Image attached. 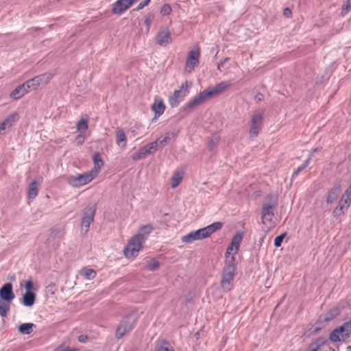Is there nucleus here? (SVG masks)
Masks as SVG:
<instances>
[{"mask_svg": "<svg viewBox=\"0 0 351 351\" xmlns=\"http://www.w3.org/2000/svg\"><path fill=\"white\" fill-rule=\"evenodd\" d=\"M222 223L214 222L212 224L195 231H191L182 237V241L184 243H191L195 241L201 240L208 237L213 232L221 229Z\"/></svg>", "mask_w": 351, "mask_h": 351, "instance_id": "f257e3e1", "label": "nucleus"}, {"mask_svg": "<svg viewBox=\"0 0 351 351\" xmlns=\"http://www.w3.org/2000/svg\"><path fill=\"white\" fill-rule=\"evenodd\" d=\"M235 258H228V264L224 267L221 280V286L225 291H229L233 286V280L235 275Z\"/></svg>", "mask_w": 351, "mask_h": 351, "instance_id": "f03ea898", "label": "nucleus"}, {"mask_svg": "<svg viewBox=\"0 0 351 351\" xmlns=\"http://www.w3.org/2000/svg\"><path fill=\"white\" fill-rule=\"evenodd\" d=\"M278 206L277 197L273 195H267L263 203L261 211L262 223L270 222L274 215V210Z\"/></svg>", "mask_w": 351, "mask_h": 351, "instance_id": "7ed1b4c3", "label": "nucleus"}, {"mask_svg": "<svg viewBox=\"0 0 351 351\" xmlns=\"http://www.w3.org/2000/svg\"><path fill=\"white\" fill-rule=\"evenodd\" d=\"M145 240V237L142 234L134 235L128 241L125 247L123 253L126 258L135 257L143 247V243Z\"/></svg>", "mask_w": 351, "mask_h": 351, "instance_id": "20e7f679", "label": "nucleus"}, {"mask_svg": "<svg viewBox=\"0 0 351 351\" xmlns=\"http://www.w3.org/2000/svg\"><path fill=\"white\" fill-rule=\"evenodd\" d=\"M137 316L136 313H132L126 315L120 322L116 330V337L121 339L126 333L131 330L136 323Z\"/></svg>", "mask_w": 351, "mask_h": 351, "instance_id": "39448f33", "label": "nucleus"}, {"mask_svg": "<svg viewBox=\"0 0 351 351\" xmlns=\"http://www.w3.org/2000/svg\"><path fill=\"white\" fill-rule=\"evenodd\" d=\"M191 85V83H189L187 81L184 82L179 87L178 90H176L169 97V103L171 107L176 108L179 106L180 103L189 93V88Z\"/></svg>", "mask_w": 351, "mask_h": 351, "instance_id": "423d86ee", "label": "nucleus"}, {"mask_svg": "<svg viewBox=\"0 0 351 351\" xmlns=\"http://www.w3.org/2000/svg\"><path fill=\"white\" fill-rule=\"evenodd\" d=\"M94 177L95 173L93 171H88L82 174L71 176L67 182L70 186L78 188L90 182Z\"/></svg>", "mask_w": 351, "mask_h": 351, "instance_id": "0eeeda50", "label": "nucleus"}, {"mask_svg": "<svg viewBox=\"0 0 351 351\" xmlns=\"http://www.w3.org/2000/svg\"><path fill=\"white\" fill-rule=\"evenodd\" d=\"M96 212V205L95 204H90L83 210V217L81 222L82 231L86 233L88 230L90 223L94 220L95 214Z\"/></svg>", "mask_w": 351, "mask_h": 351, "instance_id": "6e6552de", "label": "nucleus"}, {"mask_svg": "<svg viewBox=\"0 0 351 351\" xmlns=\"http://www.w3.org/2000/svg\"><path fill=\"white\" fill-rule=\"evenodd\" d=\"M199 52L198 50H191L189 52L185 64V70L191 73L199 64Z\"/></svg>", "mask_w": 351, "mask_h": 351, "instance_id": "1a4fd4ad", "label": "nucleus"}, {"mask_svg": "<svg viewBox=\"0 0 351 351\" xmlns=\"http://www.w3.org/2000/svg\"><path fill=\"white\" fill-rule=\"evenodd\" d=\"M138 0H117L112 5V12L114 14H121Z\"/></svg>", "mask_w": 351, "mask_h": 351, "instance_id": "9d476101", "label": "nucleus"}, {"mask_svg": "<svg viewBox=\"0 0 351 351\" xmlns=\"http://www.w3.org/2000/svg\"><path fill=\"white\" fill-rule=\"evenodd\" d=\"M15 298L12 283L7 282L0 288V299L11 302Z\"/></svg>", "mask_w": 351, "mask_h": 351, "instance_id": "9b49d317", "label": "nucleus"}, {"mask_svg": "<svg viewBox=\"0 0 351 351\" xmlns=\"http://www.w3.org/2000/svg\"><path fill=\"white\" fill-rule=\"evenodd\" d=\"M18 120L19 114L16 112H13L8 116L3 121L0 123V134H4L5 130L10 129Z\"/></svg>", "mask_w": 351, "mask_h": 351, "instance_id": "f8f14e48", "label": "nucleus"}, {"mask_svg": "<svg viewBox=\"0 0 351 351\" xmlns=\"http://www.w3.org/2000/svg\"><path fill=\"white\" fill-rule=\"evenodd\" d=\"M171 40V34L167 29H163L160 31L156 37L157 43L161 46L168 44L170 43Z\"/></svg>", "mask_w": 351, "mask_h": 351, "instance_id": "ddd939ff", "label": "nucleus"}, {"mask_svg": "<svg viewBox=\"0 0 351 351\" xmlns=\"http://www.w3.org/2000/svg\"><path fill=\"white\" fill-rule=\"evenodd\" d=\"M152 110L155 113V118L159 117L162 115L165 110V106L162 99L156 98L152 105Z\"/></svg>", "mask_w": 351, "mask_h": 351, "instance_id": "4468645a", "label": "nucleus"}, {"mask_svg": "<svg viewBox=\"0 0 351 351\" xmlns=\"http://www.w3.org/2000/svg\"><path fill=\"white\" fill-rule=\"evenodd\" d=\"M36 293L34 291H25L21 298V303L27 307L32 306L36 301Z\"/></svg>", "mask_w": 351, "mask_h": 351, "instance_id": "2eb2a0df", "label": "nucleus"}, {"mask_svg": "<svg viewBox=\"0 0 351 351\" xmlns=\"http://www.w3.org/2000/svg\"><path fill=\"white\" fill-rule=\"evenodd\" d=\"M29 91L25 83L16 87L10 94V97L14 99H19Z\"/></svg>", "mask_w": 351, "mask_h": 351, "instance_id": "dca6fc26", "label": "nucleus"}, {"mask_svg": "<svg viewBox=\"0 0 351 351\" xmlns=\"http://www.w3.org/2000/svg\"><path fill=\"white\" fill-rule=\"evenodd\" d=\"M204 101L200 94L195 96L191 100H190L189 102H187L185 106H184V110H191L199 105H200L202 103H203Z\"/></svg>", "mask_w": 351, "mask_h": 351, "instance_id": "f3484780", "label": "nucleus"}, {"mask_svg": "<svg viewBox=\"0 0 351 351\" xmlns=\"http://www.w3.org/2000/svg\"><path fill=\"white\" fill-rule=\"evenodd\" d=\"M343 339L348 338L351 335V320L343 323L341 326L337 327Z\"/></svg>", "mask_w": 351, "mask_h": 351, "instance_id": "a211bd4d", "label": "nucleus"}, {"mask_svg": "<svg viewBox=\"0 0 351 351\" xmlns=\"http://www.w3.org/2000/svg\"><path fill=\"white\" fill-rule=\"evenodd\" d=\"M339 192L340 186L339 184H335L328 193L326 202L328 204L332 203L337 198Z\"/></svg>", "mask_w": 351, "mask_h": 351, "instance_id": "6ab92c4d", "label": "nucleus"}, {"mask_svg": "<svg viewBox=\"0 0 351 351\" xmlns=\"http://www.w3.org/2000/svg\"><path fill=\"white\" fill-rule=\"evenodd\" d=\"M176 136V133L167 132L165 135L160 136L156 142L158 143V147H162L171 140V136L174 137Z\"/></svg>", "mask_w": 351, "mask_h": 351, "instance_id": "aec40b11", "label": "nucleus"}, {"mask_svg": "<svg viewBox=\"0 0 351 351\" xmlns=\"http://www.w3.org/2000/svg\"><path fill=\"white\" fill-rule=\"evenodd\" d=\"M117 143L121 147L126 146L127 138L124 131L122 129H118L116 133Z\"/></svg>", "mask_w": 351, "mask_h": 351, "instance_id": "412c9836", "label": "nucleus"}, {"mask_svg": "<svg viewBox=\"0 0 351 351\" xmlns=\"http://www.w3.org/2000/svg\"><path fill=\"white\" fill-rule=\"evenodd\" d=\"M36 328V325L32 323H24L19 326V331L23 335H29L32 332L33 328Z\"/></svg>", "mask_w": 351, "mask_h": 351, "instance_id": "4be33fe9", "label": "nucleus"}, {"mask_svg": "<svg viewBox=\"0 0 351 351\" xmlns=\"http://www.w3.org/2000/svg\"><path fill=\"white\" fill-rule=\"evenodd\" d=\"M54 74L51 72H47L43 74L36 76L39 84H47L53 78Z\"/></svg>", "mask_w": 351, "mask_h": 351, "instance_id": "5701e85b", "label": "nucleus"}, {"mask_svg": "<svg viewBox=\"0 0 351 351\" xmlns=\"http://www.w3.org/2000/svg\"><path fill=\"white\" fill-rule=\"evenodd\" d=\"M263 116L261 112L254 113L252 116L251 125L257 126L261 128L263 125Z\"/></svg>", "mask_w": 351, "mask_h": 351, "instance_id": "b1692460", "label": "nucleus"}, {"mask_svg": "<svg viewBox=\"0 0 351 351\" xmlns=\"http://www.w3.org/2000/svg\"><path fill=\"white\" fill-rule=\"evenodd\" d=\"M183 179V173L180 171H176L173 173L171 178V187L175 189L177 187Z\"/></svg>", "mask_w": 351, "mask_h": 351, "instance_id": "393cba45", "label": "nucleus"}, {"mask_svg": "<svg viewBox=\"0 0 351 351\" xmlns=\"http://www.w3.org/2000/svg\"><path fill=\"white\" fill-rule=\"evenodd\" d=\"M80 274L88 280H93L96 276V271L94 269L88 267H84L82 269Z\"/></svg>", "mask_w": 351, "mask_h": 351, "instance_id": "a878e982", "label": "nucleus"}, {"mask_svg": "<svg viewBox=\"0 0 351 351\" xmlns=\"http://www.w3.org/2000/svg\"><path fill=\"white\" fill-rule=\"evenodd\" d=\"M10 302L0 299V316L5 317L10 311Z\"/></svg>", "mask_w": 351, "mask_h": 351, "instance_id": "bb28decb", "label": "nucleus"}, {"mask_svg": "<svg viewBox=\"0 0 351 351\" xmlns=\"http://www.w3.org/2000/svg\"><path fill=\"white\" fill-rule=\"evenodd\" d=\"M93 162H94V169H95V174L99 172L101 170V166L104 165V162L101 160L99 154L95 153L93 155Z\"/></svg>", "mask_w": 351, "mask_h": 351, "instance_id": "cd10ccee", "label": "nucleus"}, {"mask_svg": "<svg viewBox=\"0 0 351 351\" xmlns=\"http://www.w3.org/2000/svg\"><path fill=\"white\" fill-rule=\"evenodd\" d=\"M242 240V234L237 233L232 239L230 245L234 246V254H237Z\"/></svg>", "mask_w": 351, "mask_h": 351, "instance_id": "c85d7f7f", "label": "nucleus"}, {"mask_svg": "<svg viewBox=\"0 0 351 351\" xmlns=\"http://www.w3.org/2000/svg\"><path fill=\"white\" fill-rule=\"evenodd\" d=\"M242 240V234L237 233L232 239L230 245L234 246V254H237Z\"/></svg>", "mask_w": 351, "mask_h": 351, "instance_id": "c756f323", "label": "nucleus"}, {"mask_svg": "<svg viewBox=\"0 0 351 351\" xmlns=\"http://www.w3.org/2000/svg\"><path fill=\"white\" fill-rule=\"evenodd\" d=\"M38 195V183L36 181H33L29 186L28 191V197L29 199H34Z\"/></svg>", "mask_w": 351, "mask_h": 351, "instance_id": "7c9ffc66", "label": "nucleus"}, {"mask_svg": "<svg viewBox=\"0 0 351 351\" xmlns=\"http://www.w3.org/2000/svg\"><path fill=\"white\" fill-rule=\"evenodd\" d=\"M155 351H175L173 347L167 342L162 341L156 345Z\"/></svg>", "mask_w": 351, "mask_h": 351, "instance_id": "2f4dec72", "label": "nucleus"}, {"mask_svg": "<svg viewBox=\"0 0 351 351\" xmlns=\"http://www.w3.org/2000/svg\"><path fill=\"white\" fill-rule=\"evenodd\" d=\"M329 339L332 342H337V341H340L341 340H343V341L344 340V339H343V337H341V333H340V332L337 328H335L330 333Z\"/></svg>", "mask_w": 351, "mask_h": 351, "instance_id": "473e14b6", "label": "nucleus"}, {"mask_svg": "<svg viewBox=\"0 0 351 351\" xmlns=\"http://www.w3.org/2000/svg\"><path fill=\"white\" fill-rule=\"evenodd\" d=\"M311 154L308 156V158L301 165H300L296 170L292 174V178H295L298 176V174L302 171L310 163Z\"/></svg>", "mask_w": 351, "mask_h": 351, "instance_id": "72a5a7b5", "label": "nucleus"}, {"mask_svg": "<svg viewBox=\"0 0 351 351\" xmlns=\"http://www.w3.org/2000/svg\"><path fill=\"white\" fill-rule=\"evenodd\" d=\"M25 86L27 87L28 91H29L30 90H35L38 88V86H40L38 82L37 81L36 77L31 79V80H29L27 81H26L25 82Z\"/></svg>", "mask_w": 351, "mask_h": 351, "instance_id": "f704fd0d", "label": "nucleus"}, {"mask_svg": "<svg viewBox=\"0 0 351 351\" xmlns=\"http://www.w3.org/2000/svg\"><path fill=\"white\" fill-rule=\"evenodd\" d=\"M147 154H148L147 151L145 149V148L143 146L141 148H140L137 152L134 154L132 155V158L134 160H138L142 158H144L147 156Z\"/></svg>", "mask_w": 351, "mask_h": 351, "instance_id": "c9c22d12", "label": "nucleus"}, {"mask_svg": "<svg viewBox=\"0 0 351 351\" xmlns=\"http://www.w3.org/2000/svg\"><path fill=\"white\" fill-rule=\"evenodd\" d=\"M88 121L82 119L76 124V128L80 132H84L88 130Z\"/></svg>", "mask_w": 351, "mask_h": 351, "instance_id": "e433bc0d", "label": "nucleus"}, {"mask_svg": "<svg viewBox=\"0 0 351 351\" xmlns=\"http://www.w3.org/2000/svg\"><path fill=\"white\" fill-rule=\"evenodd\" d=\"M231 86L232 83L230 81H223L215 85L220 93H222Z\"/></svg>", "mask_w": 351, "mask_h": 351, "instance_id": "4c0bfd02", "label": "nucleus"}, {"mask_svg": "<svg viewBox=\"0 0 351 351\" xmlns=\"http://www.w3.org/2000/svg\"><path fill=\"white\" fill-rule=\"evenodd\" d=\"M200 94L204 101L214 97L213 93L210 87L200 92Z\"/></svg>", "mask_w": 351, "mask_h": 351, "instance_id": "58836bf2", "label": "nucleus"}, {"mask_svg": "<svg viewBox=\"0 0 351 351\" xmlns=\"http://www.w3.org/2000/svg\"><path fill=\"white\" fill-rule=\"evenodd\" d=\"M145 149L147 151V154L152 153L153 150H157L158 148V143L156 141L152 142L144 146Z\"/></svg>", "mask_w": 351, "mask_h": 351, "instance_id": "ea45409f", "label": "nucleus"}, {"mask_svg": "<svg viewBox=\"0 0 351 351\" xmlns=\"http://www.w3.org/2000/svg\"><path fill=\"white\" fill-rule=\"evenodd\" d=\"M159 265V262L157 260L153 258L147 265V269L150 271H156L158 268Z\"/></svg>", "mask_w": 351, "mask_h": 351, "instance_id": "a19ab883", "label": "nucleus"}, {"mask_svg": "<svg viewBox=\"0 0 351 351\" xmlns=\"http://www.w3.org/2000/svg\"><path fill=\"white\" fill-rule=\"evenodd\" d=\"M261 128H260V127L254 126V125H250V131H249L250 137L251 138L256 137L258 135Z\"/></svg>", "mask_w": 351, "mask_h": 351, "instance_id": "79ce46f5", "label": "nucleus"}, {"mask_svg": "<svg viewBox=\"0 0 351 351\" xmlns=\"http://www.w3.org/2000/svg\"><path fill=\"white\" fill-rule=\"evenodd\" d=\"M152 230V227L150 225H146L143 226L138 234H142L143 236L148 235Z\"/></svg>", "mask_w": 351, "mask_h": 351, "instance_id": "37998d69", "label": "nucleus"}, {"mask_svg": "<svg viewBox=\"0 0 351 351\" xmlns=\"http://www.w3.org/2000/svg\"><path fill=\"white\" fill-rule=\"evenodd\" d=\"M234 246L230 244L226 252V264H228V258H234Z\"/></svg>", "mask_w": 351, "mask_h": 351, "instance_id": "c03bdc74", "label": "nucleus"}, {"mask_svg": "<svg viewBox=\"0 0 351 351\" xmlns=\"http://www.w3.org/2000/svg\"><path fill=\"white\" fill-rule=\"evenodd\" d=\"M286 235V233H282L277 236L274 239V246L278 247L281 245L282 241Z\"/></svg>", "mask_w": 351, "mask_h": 351, "instance_id": "a18cd8bd", "label": "nucleus"}, {"mask_svg": "<svg viewBox=\"0 0 351 351\" xmlns=\"http://www.w3.org/2000/svg\"><path fill=\"white\" fill-rule=\"evenodd\" d=\"M171 8L169 4L165 3L162 6V8L160 10V12L162 14L169 15L171 13Z\"/></svg>", "mask_w": 351, "mask_h": 351, "instance_id": "49530a36", "label": "nucleus"}, {"mask_svg": "<svg viewBox=\"0 0 351 351\" xmlns=\"http://www.w3.org/2000/svg\"><path fill=\"white\" fill-rule=\"evenodd\" d=\"M150 2V0H144L143 1H141L138 5V6L136 8H134L132 12H136V11H139L140 10H142L143 8H145V6L148 5V4Z\"/></svg>", "mask_w": 351, "mask_h": 351, "instance_id": "de8ad7c7", "label": "nucleus"}, {"mask_svg": "<svg viewBox=\"0 0 351 351\" xmlns=\"http://www.w3.org/2000/svg\"><path fill=\"white\" fill-rule=\"evenodd\" d=\"M24 287L25 289V291H33L34 289V284L31 279H29L25 282Z\"/></svg>", "mask_w": 351, "mask_h": 351, "instance_id": "09e8293b", "label": "nucleus"}, {"mask_svg": "<svg viewBox=\"0 0 351 351\" xmlns=\"http://www.w3.org/2000/svg\"><path fill=\"white\" fill-rule=\"evenodd\" d=\"M350 3L349 0L346 1V5L342 8L341 12V16H344L350 10Z\"/></svg>", "mask_w": 351, "mask_h": 351, "instance_id": "8fccbe9b", "label": "nucleus"}, {"mask_svg": "<svg viewBox=\"0 0 351 351\" xmlns=\"http://www.w3.org/2000/svg\"><path fill=\"white\" fill-rule=\"evenodd\" d=\"M230 60L229 58H226L222 60L217 65V69L219 71H221V68L223 66L224 64Z\"/></svg>", "mask_w": 351, "mask_h": 351, "instance_id": "3c124183", "label": "nucleus"}, {"mask_svg": "<svg viewBox=\"0 0 351 351\" xmlns=\"http://www.w3.org/2000/svg\"><path fill=\"white\" fill-rule=\"evenodd\" d=\"M75 141L77 144H82L84 141V136L82 134H79L75 138Z\"/></svg>", "mask_w": 351, "mask_h": 351, "instance_id": "603ef678", "label": "nucleus"}, {"mask_svg": "<svg viewBox=\"0 0 351 351\" xmlns=\"http://www.w3.org/2000/svg\"><path fill=\"white\" fill-rule=\"evenodd\" d=\"M264 98V96L262 93H257L255 96H254V101L258 103V102H260Z\"/></svg>", "mask_w": 351, "mask_h": 351, "instance_id": "864d4df0", "label": "nucleus"}, {"mask_svg": "<svg viewBox=\"0 0 351 351\" xmlns=\"http://www.w3.org/2000/svg\"><path fill=\"white\" fill-rule=\"evenodd\" d=\"M88 337L87 335H81L78 337V341L80 343H86L88 340Z\"/></svg>", "mask_w": 351, "mask_h": 351, "instance_id": "5fc2aeb1", "label": "nucleus"}, {"mask_svg": "<svg viewBox=\"0 0 351 351\" xmlns=\"http://www.w3.org/2000/svg\"><path fill=\"white\" fill-rule=\"evenodd\" d=\"M283 15L287 18L290 17L291 15V11L289 8H286L283 10Z\"/></svg>", "mask_w": 351, "mask_h": 351, "instance_id": "6e6d98bb", "label": "nucleus"}, {"mask_svg": "<svg viewBox=\"0 0 351 351\" xmlns=\"http://www.w3.org/2000/svg\"><path fill=\"white\" fill-rule=\"evenodd\" d=\"M152 21L151 16H147L145 19V24L149 27Z\"/></svg>", "mask_w": 351, "mask_h": 351, "instance_id": "4d7b16f0", "label": "nucleus"}, {"mask_svg": "<svg viewBox=\"0 0 351 351\" xmlns=\"http://www.w3.org/2000/svg\"><path fill=\"white\" fill-rule=\"evenodd\" d=\"M210 88L213 93L214 97L221 94L215 86Z\"/></svg>", "mask_w": 351, "mask_h": 351, "instance_id": "13d9d810", "label": "nucleus"}, {"mask_svg": "<svg viewBox=\"0 0 351 351\" xmlns=\"http://www.w3.org/2000/svg\"><path fill=\"white\" fill-rule=\"evenodd\" d=\"M210 88L213 93L214 97L221 94L215 86Z\"/></svg>", "mask_w": 351, "mask_h": 351, "instance_id": "bf43d9fd", "label": "nucleus"}, {"mask_svg": "<svg viewBox=\"0 0 351 351\" xmlns=\"http://www.w3.org/2000/svg\"><path fill=\"white\" fill-rule=\"evenodd\" d=\"M310 348H311V351H317L319 346L315 343H311L310 344Z\"/></svg>", "mask_w": 351, "mask_h": 351, "instance_id": "052dcab7", "label": "nucleus"}, {"mask_svg": "<svg viewBox=\"0 0 351 351\" xmlns=\"http://www.w3.org/2000/svg\"><path fill=\"white\" fill-rule=\"evenodd\" d=\"M217 143V138H216V141H214L213 140V141H211L210 142L209 145H208V148H209V149H210V150H212V149H213V148L214 147V146H215V143Z\"/></svg>", "mask_w": 351, "mask_h": 351, "instance_id": "680f3d73", "label": "nucleus"}, {"mask_svg": "<svg viewBox=\"0 0 351 351\" xmlns=\"http://www.w3.org/2000/svg\"><path fill=\"white\" fill-rule=\"evenodd\" d=\"M56 351H76L74 349H71L69 347L63 348H58L56 350Z\"/></svg>", "mask_w": 351, "mask_h": 351, "instance_id": "e2e57ef3", "label": "nucleus"}, {"mask_svg": "<svg viewBox=\"0 0 351 351\" xmlns=\"http://www.w3.org/2000/svg\"><path fill=\"white\" fill-rule=\"evenodd\" d=\"M316 151H317V149H313L312 152L313 153V152H315Z\"/></svg>", "mask_w": 351, "mask_h": 351, "instance_id": "0e129e2a", "label": "nucleus"}]
</instances>
